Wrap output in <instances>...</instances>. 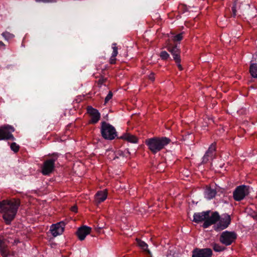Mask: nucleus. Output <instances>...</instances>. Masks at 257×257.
Here are the masks:
<instances>
[{"label": "nucleus", "instance_id": "f03ea898", "mask_svg": "<svg viewBox=\"0 0 257 257\" xmlns=\"http://www.w3.org/2000/svg\"><path fill=\"white\" fill-rule=\"evenodd\" d=\"M210 212L211 211L208 210L194 213L193 221L197 223L204 221L202 226L204 228L215 224L219 220L220 215L217 211H215L210 216Z\"/></svg>", "mask_w": 257, "mask_h": 257}, {"label": "nucleus", "instance_id": "4c0bfd02", "mask_svg": "<svg viewBox=\"0 0 257 257\" xmlns=\"http://www.w3.org/2000/svg\"><path fill=\"white\" fill-rule=\"evenodd\" d=\"M105 69H106V67H105L104 68H103V69H102V70H104Z\"/></svg>", "mask_w": 257, "mask_h": 257}, {"label": "nucleus", "instance_id": "9b49d317", "mask_svg": "<svg viewBox=\"0 0 257 257\" xmlns=\"http://www.w3.org/2000/svg\"><path fill=\"white\" fill-rule=\"evenodd\" d=\"M167 49L172 54L176 63L181 62V50L177 45L169 44L167 46Z\"/></svg>", "mask_w": 257, "mask_h": 257}, {"label": "nucleus", "instance_id": "c9c22d12", "mask_svg": "<svg viewBox=\"0 0 257 257\" xmlns=\"http://www.w3.org/2000/svg\"><path fill=\"white\" fill-rule=\"evenodd\" d=\"M0 46H4L5 45L4 44V43L2 41H0Z\"/></svg>", "mask_w": 257, "mask_h": 257}, {"label": "nucleus", "instance_id": "dca6fc26", "mask_svg": "<svg viewBox=\"0 0 257 257\" xmlns=\"http://www.w3.org/2000/svg\"><path fill=\"white\" fill-rule=\"evenodd\" d=\"M0 253L3 257H11L12 254L6 244V239L0 237Z\"/></svg>", "mask_w": 257, "mask_h": 257}, {"label": "nucleus", "instance_id": "f704fd0d", "mask_svg": "<svg viewBox=\"0 0 257 257\" xmlns=\"http://www.w3.org/2000/svg\"><path fill=\"white\" fill-rule=\"evenodd\" d=\"M123 155V153L122 152H116V155H119V156H121V155ZM116 158H118L116 156Z\"/></svg>", "mask_w": 257, "mask_h": 257}, {"label": "nucleus", "instance_id": "2f4dec72", "mask_svg": "<svg viewBox=\"0 0 257 257\" xmlns=\"http://www.w3.org/2000/svg\"><path fill=\"white\" fill-rule=\"evenodd\" d=\"M37 2H43L44 3H53L56 2V0H36Z\"/></svg>", "mask_w": 257, "mask_h": 257}, {"label": "nucleus", "instance_id": "c85d7f7f", "mask_svg": "<svg viewBox=\"0 0 257 257\" xmlns=\"http://www.w3.org/2000/svg\"><path fill=\"white\" fill-rule=\"evenodd\" d=\"M112 96H113V94H112V92L110 91L108 94L107 95V96H106V97L105 98V103H106L108 102V101L110 100L112 97Z\"/></svg>", "mask_w": 257, "mask_h": 257}, {"label": "nucleus", "instance_id": "cd10ccee", "mask_svg": "<svg viewBox=\"0 0 257 257\" xmlns=\"http://www.w3.org/2000/svg\"><path fill=\"white\" fill-rule=\"evenodd\" d=\"M107 79L105 78H104L102 76H101L99 79H98L97 83L98 85L100 86L102 85V84H105V82L106 81Z\"/></svg>", "mask_w": 257, "mask_h": 257}, {"label": "nucleus", "instance_id": "2eb2a0df", "mask_svg": "<svg viewBox=\"0 0 257 257\" xmlns=\"http://www.w3.org/2000/svg\"><path fill=\"white\" fill-rule=\"evenodd\" d=\"M91 231V227L84 225L79 227L76 234L80 240H83L87 235L90 233Z\"/></svg>", "mask_w": 257, "mask_h": 257}, {"label": "nucleus", "instance_id": "473e14b6", "mask_svg": "<svg viewBox=\"0 0 257 257\" xmlns=\"http://www.w3.org/2000/svg\"><path fill=\"white\" fill-rule=\"evenodd\" d=\"M71 210L72 212H77V207L76 206H73L71 207Z\"/></svg>", "mask_w": 257, "mask_h": 257}, {"label": "nucleus", "instance_id": "72a5a7b5", "mask_svg": "<svg viewBox=\"0 0 257 257\" xmlns=\"http://www.w3.org/2000/svg\"><path fill=\"white\" fill-rule=\"evenodd\" d=\"M177 64V66L180 70H182L183 68L182 65L180 64V62L176 63Z\"/></svg>", "mask_w": 257, "mask_h": 257}, {"label": "nucleus", "instance_id": "7c9ffc66", "mask_svg": "<svg viewBox=\"0 0 257 257\" xmlns=\"http://www.w3.org/2000/svg\"><path fill=\"white\" fill-rule=\"evenodd\" d=\"M154 75H155L154 73H151L149 75V77H148L149 79L150 80H151V81H154L155 80V76H154Z\"/></svg>", "mask_w": 257, "mask_h": 257}, {"label": "nucleus", "instance_id": "b1692460", "mask_svg": "<svg viewBox=\"0 0 257 257\" xmlns=\"http://www.w3.org/2000/svg\"><path fill=\"white\" fill-rule=\"evenodd\" d=\"M160 57L163 60H167L168 59L170 58L169 53L165 51L161 52Z\"/></svg>", "mask_w": 257, "mask_h": 257}, {"label": "nucleus", "instance_id": "ddd939ff", "mask_svg": "<svg viewBox=\"0 0 257 257\" xmlns=\"http://www.w3.org/2000/svg\"><path fill=\"white\" fill-rule=\"evenodd\" d=\"M88 114L91 117V119L89 121L90 124L96 123L100 118V113L97 109L93 108L91 106H88L87 108Z\"/></svg>", "mask_w": 257, "mask_h": 257}, {"label": "nucleus", "instance_id": "423d86ee", "mask_svg": "<svg viewBox=\"0 0 257 257\" xmlns=\"http://www.w3.org/2000/svg\"><path fill=\"white\" fill-rule=\"evenodd\" d=\"M249 193V187L242 185L237 186L233 192V198L236 201L243 200Z\"/></svg>", "mask_w": 257, "mask_h": 257}, {"label": "nucleus", "instance_id": "393cba45", "mask_svg": "<svg viewBox=\"0 0 257 257\" xmlns=\"http://www.w3.org/2000/svg\"><path fill=\"white\" fill-rule=\"evenodd\" d=\"M183 35H184V32H182L181 33H179V34L174 36L173 38V40L174 42L181 41L183 38Z\"/></svg>", "mask_w": 257, "mask_h": 257}, {"label": "nucleus", "instance_id": "6ab92c4d", "mask_svg": "<svg viewBox=\"0 0 257 257\" xmlns=\"http://www.w3.org/2000/svg\"><path fill=\"white\" fill-rule=\"evenodd\" d=\"M112 48L113 49V51H112L111 56L109 59V63L111 64H115L116 61V56L118 54V52H117L118 48H117V47L116 46V43L112 44Z\"/></svg>", "mask_w": 257, "mask_h": 257}, {"label": "nucleus", "instance_id": "9d476101", "mask_svg": "<svg viewBox=\"0 0 257 257\" xmlns=\"http://www.w3.org/2000/svg\"><path fill=\"white\" fill-rule=\"evenodd\" d=\"M219 222L214 226L216 230H221L227 228L230 224L231 218L229 215L225 214L221 218H219Z\"/></svg>", "mask_w": 257, "mask_h": 257}, {"label": "nucleus", "instance_id": "a878e982", "mask_svg": "<svg viewBox=\"0 0 257 257\" xmlns=\"http://www.w3.org/2000/svg\"><path fill=\"white\" fill-rule=\"evenodd\" d=\"M11 149L15 153H17L20 150V146L16 143H12L10 145Z\"/></svg>", "mask_w": 257, "mask_h": 257}, {"label": "nucleus", "instance_id": "e433bc0d", "mask_svg": "<svg viewBox=\"0 0 257 257\" xmlns=\"http://www.w3.org/2000/svg\"><path fill=\"white\" fill-rule=\"evenodd\" d=\"M254 218L256 220H257V214L256 215H255L254 216Z\"/></svg>", "mask_w": 257, "mask_h": 257}, {"label": "nucleus", "instance_id": "7ed1b4c3", "mask_svg": "<svg viewBox=\"0 0 257 257\" xmlns=\"http://www.w3.org/2000/svg\"><path fill=\"white\" fill-rule=\"evenodd\" d=\"M170 142V139L166 137H154L146 139L145 143L150 151L153 154H155L162 150Z\"/></svg>", "mask_w": 257, "mask_h": 257}, {"label": "nucleus", "instance_id": "5701e85b", "mask_svg": "<svg viewBox=\"0 0 257 257\" xmlns=\"http://www.w3.org/2000/svg\"><path fill=\"white\" fill-rule=\"evenodd\" d=\"M213 250L216 252H221L225 249V247L219 245L217 243H213L212 245Z\"/></svg>", "mask_w": 257, "mask_h": 257}, {"label": "nucleus", "instance_id": "f8f14e48", "mask_svg": "<svg viewBox=\"0 0 257 257\" xmlns=\"http://www.w3.org/2000/svg\"><path fill=\"white\" fill-rule=\"evenodd\" d=\"M213 252L209 248H196L192 251V257H211Z\"/></svg>", "mask_w": 257, "mask_h": 257}, {"label": "nucleus", "instance_id": "a211bd4d", "mask_svg": "<svg viewBox=\"0 0 257 257\" xmlns=\"http://www.w3.org/2000/svg\"><path fill=\"white\" fill-rule=\"evenodd\" d=\"M216 193L217 192L215 189L206 187L204 192V196L206 198L210 200L215 197Z\"/></svg>", "mask_w": 257, "mask_h": 257}, {"label": "nucleus", "instance_id": "39448f33", "mask_svg": "<svg viewBox=\"0 0 257 257\" xmlns=\"http://www.w3.org/2000/svg\"><path fill=\"white\" fill-rule=\"evenodd\" d=\"M100 132L102 137L105 140H112L117 136L114 127L105 121L101 122Z\"/></svg>", "mask_w": 257, "mask_h": 257}, {"label": "nucleus", "instance_id": "20e7f679", "mask_svg": "<svg viewBox=\"0 0 257 257\" xmlns=\"http://www.w3.org/2000/svg\"><path fill=\"white\" fill-rule=\"evenodd\" d=\"M59 156L58 153H53L49 155V158L44 161L41 167V173L43 175H49L53 172Z\"/></svg>", "mask_w": 257, "mask_h": 257}, {"label": "nucleus", "instance_id": "f3484780", "mask_svg": "<svg viewBox=\"0 0 257 257\" xmlns=\"http://www.w3.org/2000/svg\"><path fill=\"white\" fill-rule=\"evenodd\" d=\"M107 190L106 189L98 191L95 195V201L97 203L103 202L107 198Z\"/></svg>", "mask_w": 257, "mask_h": 257}, {"label": "nucleus", "instance_id": "4be33fe9", "mask_svg": "<svg viewBox=\"0 0 257 257\" xmlns=\"http://www.w3.org/2000/svg\"><path fill=\"white\" fill-rule=\"evenodd\" d=\"M249 73L252 77L257 78V63H252L250 65Z\"/></svg>", "mask_w": 257, "mask_h": 257}, {"label": "nucleus", "instance_id": "6e6552de", "mask_svg": "<svg viewBox=\"0 0 257 257\" xmlns=\"http://www.w3.org/2000/svg\"><path fill=\"white\" fill-rule=\"evenodd\" d=\"M236 238L237 234L234 232L225 231L220 235L219 241L223 244L228 246L234 242Z\"/></svg>", "mask_w": 257, "mask_h": 257}, {"label": "nucleus", "instance_id": "1a4fd4ad", "mask_svg": "<svg viewBox=\"0 0 257 257\" xmlns=\"http://www.w3.org/2000/svg\"><path fill=\"white\" fill-rule=\"evenodd\" d=\"M216 152V143H213L209 146L207 151L206 152L205 155L202 158V163L204 164L207 163L209 161L212 160L215 158Z\"/></svg>", "mask_w": 257, "mask_h": 257}, {"label": "nucleus", "instance_id": "aec40b11", "mask_svg": "<svg viewBox=\"0 0 257 257\" xmlns=\"http://www.w3.org/2000/svg\"><path fill=\"white\" fill-rule=\"evenodd\" d=\"M136 243L137 245L143 250L144 251L146 252L149 254H151L150 250L148 248V244L144 241L141 239L137 238L136 239Z\"/></svg>", "mask_w": 257, "mask_h": 257}, {"label": "nucleus", "instance_id": "412c9836", "mask_svg": "<svg viewBox=\"0 0 257 257\" xmlns=\"http://www.w3.org/2000/svg\"><path fill=\"white\" fill-rule=\"evenodd\" d=\"M120 139L127 141L132 143H137L138 142V138L136 136L130 134H125L120 137Z\"/></svg>", "mask_w": 257, "mask_h": 257}, {"label": "nucleus", "instance_id": "c756f323", "mask_svg": "<svg viewBox=\"0 0 257 257\" xmlns=\"http://www.w3.org/2000/svg\"><path fill=\"white\" fill-rule=\"evenodd\" d=\"M236 4H234L233 6L231 8L232 11V16L233 17H235L236 16Z\"/></svg>", "mask_w": 257, "mask_h": 257}, {"label": "nucleus", "instance_id": "f257e3e1", "mask_svg": "<svg viewBox=\"0 0 257 257\" xmlns=\"http://www.w3.org/2000/svg\"><path fill=\"white\" fill-rule=\"evenodd\" d=\"M21 205L19 199L12 198L0 201V212L7 224H10L14 219Z\"/></svg>", "mask_w": 257, "mask_h": 257}, {"label": "nucleus", "instance_id": "bb28decb", "mask_svg": "<svg viewBox=\"0 0 257 257\" xmlns=\"http://www.w3.org/2000/svg\"><path fill=\"white\" fill-rule=\"evenodd\" d=\"M2 36L7 40L12 39L14 37V35L13 34L8 32L3 33Z\"/></svg>", "mask_w": 257, "mask_h": 257}, {"label": "nucleus", "instance_id": "0eeeda50", "mask_svg": "<svg viewBox=\"0 0 257 257\" xmlns=\"http://www.w3.org/2000/svg\"><path fill=\"white\" fill-rule=\"evenodd\" d=\"M14 131V127L9 124L4 125L0 126V141H14L15 138L12 134V133Z\"/></svg>", "mask_w": 257, "mask_h": 257}, {"label": "nucleus", "instance_id": "4468645a", "mask_svg": "<svg viewBox=\"0 0 257 257\" xmlns=\"http://www.w3.org/2000/svg\"><path fill=\"white\" fill-rule=\"evenodd\" d=\"M65 223L63 221L53 224L51 226L50 231L54 236H57L62 234L64 231Z\"/></svg>", "mask_w": 257, "mask_h": 257}]
</instances>
